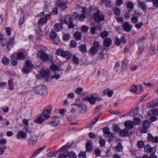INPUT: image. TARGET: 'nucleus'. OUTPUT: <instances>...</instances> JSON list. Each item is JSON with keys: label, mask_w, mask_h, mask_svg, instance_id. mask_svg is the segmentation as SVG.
Here are the masks:
<instances>
[{"label": "nucleus", "mask_w": 158, "mask_h": 158, "mask_svg": "<svg viewBox=\"0 0 158 158\" xmlns=\"http://www.w3.org/2000/svg\"><path fill=\"white\" fill-rule=\"evenodd\" d=\"M52 108L51 105H48L44 109L42 113L35 121V122L41 124L50 118Z\"/></svg>", "instance_id": "nucleus-1"}, {"label": "nucleus", "mask_w": 158, "mask_h": 158, "mask_svg": "<svg viewBox=\"0 0 158 158\" xmlns=\"http://www.w3.org/2000/svg\"><path fill=\"white\" fill-rule=\"evenodd\" d=\"M37 56L38 58H40L41 61L44 62L48 61H51L53 59V56L52 55H48L42 50L38 52Z\"/></svg>", "instance_id": "nucleus-2"}, {"label": "nucleus", "mask_w": 158, "mask_h": 158, "mask_svg": "<svg viewBox=\"0 0 158 158\" xmlns=\"http://www.w3.org/2000/svg\"><path fill=\"white\" fill-rule=\"evenodd\" d=\"M33 91L35 94H42L47 92V89L45 85H40L34 88Z\"/></svg>", "instance_id": "nucleus-3"}, {"label": "nucleus", "mask_w": 158, "mask_h": 158, "mask_svg": "<svg viewBox=\"0 0 158 158\" xmlns=\"http://www.w3.org/2000/svg\"><path fill=\"white\" fill-rule=\"evenodd\" d=\"M56 53L58 55L65 58L67 60H69L72 57V55L70 52L68 51H64L62 49H60L57 50Z\"/></svg>", "instance_id": "nucleus-4"}, {"label": "nucleus", "mask_w": 158, "mask_h": 158, "mask_svg": "<svg viewBox=\"0 0 158 158\" xmlns=\"http://www.w3.org/2000/svg\"><path fill=\"white\" fill-rule=\"evenodd\" d=\"M24 58V55L22 52L18 53L17 54H13L11 56L12 60L11 64L14 66L16 65L18 63L17 59L21 60Z\"/></svg>", "instance_id": "nucleus-5"}, {"label": "nucleus", "mask_w": 158, "mask_h": 158, "mask_svg": "<svg viewBox=\"0 0 158 158\" xmlns=\"http://www.w3.org/2000/svg\"><path fill=\"white\" fill-rule=\"evenodd\" d=\"M82 9V13L81 15L76 12H75L73 15L74 16H75L76 18H78L81 21H84V19L86 17V8L83 7Z\"/></svg>", "instance_id": "nucleus-6"}, {"label": "nucleus", "mask_w": 158, "mask_h": 158, "mask_svg": "<svg viewBox=\"0 0 158 158\" xmlns=\"http://www.w3.org/2000/svg\"><path fill=\"white\" fill-rule=\"evenodd\" d=\"M38 139V137L34 133L31 134L27 140L28 145L32 146L34 145L36 143Z\"/></svg>", "instance_id": "nucleus-7"}, {"label": "nucleus", "mask_w": 158, "mask_h": 158, "mask_svg": "<svg viewBox=\"0 0 158 158\" xmlns=\"http://www.w3.org/2000/svg\"><path fill=\"white\" fill-rule=\"evenodd\" d=\"M25 64L26 65L22 69V71L24 73L30 72L31 71V69L33 67V65L30 61H26Z\"/></svg>", "instance_id": "nucleus-8"}, {"label": "nucleus", "mask_w": 158, "mask_h": 158, "mask_svg": "<svg viewBox=\"0 0 158 158\" xmlns=\"http://www.w3.org/2000/svg\"><path fill=\"white\" fill-rule=\"evenodd\" d=\"M49 36L54 44H58L60 42L59 39L57 37L56 33L53 31H52L50 32Z\"/></svg>", "instance_id": "nucleus-9"}, {"label": "nucleus", "mask_w": 158, "mask_h": 158, "mask_svg": "<svg viewBox=\"0 0 158 158\" xmlns=\"http://www.w3.org/2000/svg\"><path fill=\"white\" fill-rule=\"evenodd\" d=\"M93 17L95 20L97 22L103 21L104 20V15L102 14H100V11L99 10H97L96 13L94 14Z\"/></svg>", "instance_id": "nucleus-10"}, {"label": "nucleus", "mask_w": 158, "mask_h": 158, "mask_svg": "<svg viewBox=\"0 0 158 158\" xmlns=\"http://www.w3.org/2000/svg\"><path fill=\"white\" fill-rule=\"evenodd\" d=\"M56 6L57 8L62 10L66 9L67 7V2L60 0H58L57 1Z\"/></svg>", "instance_id": "nucleus-11"}, {"label": "nucleus", "mask_w": 158, "mask_h": 158, "mask_svg": "<svg viewBox=\"0 0 158 158\" xmlns=\"http://www.w3.org/2000/svg\"><path fill=\"white\" fill-rule=\"evenodd\" d=\"M75 105L77 106L78 110L81 113H85L86 112L87 107L85 104H76Z\"/></svg>", "instance_id": "nucleus-12"}, {"label": "nucleus", "mask_w": 158, "mask_h": 158, "mask_svg": "<svg viewBox=\"0 0 158 158\" xmlns=\"http://www.w3.org/2000/svg\"><path fill=\"white\" fill-rule=\"evenodd\" d=\"M142 125L143 127L141 130V132L143 133H146L147 131V130L150 126V122L148 120H145L143 122Z\"/></svg>", "instance_id": "nucleus-13"}, {"label": "nucleus", "mask_w": 158, "mask_h": 158, "mask_svg": "<svg viewBox=\"0 0 158 158\" xmlns=\"http://www.w3.org/2000/svg\"><path fill=\"white\" fill-rule=\"evenodd\" d=\"M40 74L44 77H45L48 80L50 75L49 70L48 69L45 70L42 69L40 72Z\"/></svg>", "instance_id": "nucleus-14"}, {"label": "nucleus", "mask_w": 158, "mask_h": 158, "mask_svg": "<svg viewBox=\"0 0 158 158\" xmlns=\"http://www.w3.org/2000/svg\"><path fill=\"white\" fill-rule=\"evenodd\" d=\"M103 131L105 134L107 135V137H114V134L110 132L109 129L108 127H105L103 128Z\"/></svg>", "instance_id": "nucleus-15"}, {"label": "nucleus", "mask_w": 158, "mask_h": 158, "mask_svg": "<svg viewBox=\"0 0 158 158\" xmlns=\"http://www.w3.org/2000/svg\"><path fill=\"white\" fill-rule=\"evenodd\" d=\"M148 140L149 141H151L152 142L156 143L158 142V137L156 136L155 138L150 134H148Z\"/></svg>", "instance_id": "nucleus-16"}, {"label": "nucleus", "mask_w": 158, "mask_h": 158, "mask_svg": "<svg viewBox=\"0 0 158 158\" xmlns=\"http://www.w3.org/2000/svg\"><path fill=\"white\" fill-rule=\"evenodd\" d=\"M123 30L127 32L130 31L132 28V26L127 22L123 23Z\"/></svg>", "instance_id": "nucleus-17"}, {"label": "nucleus", "mask_w": 158, "mask_h": 158, "mask_svg": "<svg viewBox=\"0 0 158 158\" xmlns=\"http://www.w3.org/2000/svg\"><path fill=\"white\" fill-rule=\"evenodd\" d=\"M51 18V17L50 15H47L44 17L40 18L39 20V22L40 23L43 24L46 23L48 20L50 19Z\"/></svg>", "instance_id": "nucleus-18"}, {"label": "nucleus", "mask_w": 158, "mask_h": 158, "mask_svg": "<svg viewBox=\"0 0 158 158\" xmlns=\"http://www.w3.org/2000/svg\"><path fill=\"white\" fill-rule=\"evenodd\" d=\"M144 149L145 151L149 153L153 151V152L155 153L156 151V148H152L149 145H147L145 146Z\"/></svg>", "instance_id": "nucleus-19"}, {"label": "nucleus", "mask_w": 158, "mask_h": 158, "mask_svg": "<svg viewBox=\"0 0 158 158\" xmlns=\"http://www.w3.org/2000/svg\"><path fill=\"white\" fill-rule=\"evenodd\" d=\"M27 136L26 133L23 131H19L16 135L17 138L18 139H20L21 138H25L27 137Z\"/></svg>", "instance_id": "nucleus-20"}, {"label": "nucleus", "mask_w": 158, "mask_h": 158, "mask_svg": "<svg viewBox=\"0 0 158 158\" xmlns=\"http://www.w3.org/2000/svg\"><path fill=\"white\" fill-rule=\"evenodd\" d=\"M72 17L70 15H66L65 16L64 19L62 20V21L65 24H68V23L72 20Z\"/></svg>", "instance_id": "nucleus-21"}, {"label": "nucleus", "mask_w": 158, "mask_h": 158, "mask_svg": "<svg viewBox=\"0 0 158 158\" xmlns=\"http://www.w3.org/2000/svg\"><path fill=\"white\" fill-rule=\"evenodd\" d=\"M84 100H87L91 105H93L95 103L94 97L91 96L90 97H87L83 98Z\"/></svg>", "instance_id": "nucleus-22"}, {"label": "nucleus", "mask_w": 158, "mask_h": 158, "mask_svg": "<svg viewBox=\"0 0 158 158\" xmlns=\"http://www.w3.org/2000/svg\"><path fill=\"white\" fill-rule=\"evenodd\" d=\"M93 148V144L92 141L91 140H89L87 141L86 144V148L87 151H90Z\"/></svg>", "instance_id": "nucleus-23"}, {"label": "nucleus", "mask_w": 158, "mask_h": 158, "mask_svg": "<svg viewBox=\"0 0 158 158\" xmlns=\"http://www.w3.org/2000/svg\"><path fill=\"white\" fill-rule=\"evenodd\" d=\"M124 125L127 128L130 129L133 128L134 124L132 122L129 120L126 121Z\"/></svg>", "instance_id": "nucleus-24"}, {"label": "nucleus", "mask_w": 158, "mask_h": 158, "mask_svg": "<svg viewBox=\"0 0 158 158\" xmlns=\"http://www.w3.org/2000/svg\"><path fill=\"white\" fill-rule=\"evenodd\" d=\"M111 44L112 40L110 38H106L104 41L103 44L106 47H109Z\"/></svg>", "instance_id": "nucleus-25"}, {"label": "nucleus", "mask_w": 158, "mask_h": 158, "mask_svg": "<svg viewBox=\"0 0 158 158\" xmlns=\"http://www.w3.org/2000/svg\"><path fill=\"white\" fill-rule=\"evenodd\" d=\"M45 146H44L42 148H39L35 152L33 153L32 155V157H34L36 156L37 154L40 153L41 151L43 150L45 148Z\"/></svg>", "instance_id": "nucleus-26"}, {"label": "nucleus", "mask_w": 158, "mask_h": 158, "mask_svg": "<svg viewBox=\"0 0 158 158\" xmlns=\"http://www.w3.org/2000/svg\"><path fill=\"white\" fill-rule=\"evenodd\" d=\"M138 4L139 6L143 10H146V6L144 1H139L138 2Z\"/></svg>", "instance_id": "nucleus-27"}, {"label": "nucleus", "mask_w": 158, "mask_h": 158, "mask_svg": "<svg viewBox=\"0 0 158 158\" xmlns=\"http://www.w3.org/2000/svg\"><path fill=\"white\" fill-rule=\"evenodd\" d=\"M158 105V99H155L153 101L151 102L149 105H148V106L154 107Z\"/></svg>", "instance_id": "nucleus-28"}, {"label": "nucleus", "mask_w": 158, "mask_h": 158, "mask_svg": "<svg viewBox=\"0 0 158 158\" xmlns=\"http://www.w3.org/2000/svg\"><path fill=\"white\" fill-rule=\"evenodd\" d=\"M98 51V49L92 47L89 51V53L91 55H94L97 53Z\"/></svg>", "instance_id": "nucleus-29"}, {"label": "nucleus", "mask_w": 158, "mask_h": 158, "mask_svg": "<svg viewBox=\"0 0 158 158\" xmlns=\"http://www.w3.org/2000/svg\"><path fill=\"white\" fill-rule=\"evenodd\" d=\"M74 36L75 39L77 40H81V34L78 31H77L74 33Z\"/></svg>", "instance_id": "nucleus-30"}, {"label": "nucleus", "mask_w": 158, "mask_h": 158, "mask_svg": "<svg viewBox=\"0 0 158 158\" xmlns=\"http://www.w3.org/2000/svg\"><path fill=\"white\" fill-rule=\"evenodd\" d=\"M127 7L130 9L129 11H132L134 7V4L131 2L128 1L127 3Z\"/></svg>", "instance_id": "nucleus-31"}, {"label": "nucleus", "mask_w": 158, "mask_h": 158, "mask_svg": "<svg viewBox=\"0 0 158 158\" xmlns=\"http://www.w3.org/2000/svg\"><path fill=\"white\" fill-rule=\"evenodd\" d=\"M115 149L116 151H117L118 152H122L123 151V147L121 144V143H119L116 146Z\"/></svg>", "instance_id": "nucleus-32"}, {"label": "nucleus", "mask_w": 158, "mask_h": 158, "mask_svg": "<svg viewBox=\"0 0 158 158\" xmlns=\"http://www.w3.org/2000/svg\"><path fill=\"white\" fill-rule=\"evenodd\" d=\"M54 27L55 30L57 31H60L62 28V25L60 23H56L54 25Z\"/></svg>", "instance_id": "nucleus-33"}, {"label": "nucleus", "mask_w": 158, "mask_h": 158, "mask_svg": "<svg viewBox=\"0 0 158 158\" xmlns=\"http://www.w3.org/2000/svg\"><path fill=\"white\" fill-rule=\"evenodd\" d=\"M79 50L82 53L85 52L87 50L86 45L84 44H82L79 47Z\"/></svg>", "instance_id": "nucleus-34"}, {"label": "nucleus", "mask_w": 158, "mask_h": 158, "mask_svg": "<svg viewBox=\"0 0 158 158\" xmlns=\"http://www.w3.org/2000/svg\"><path fill=\"white\" fill-rule=\"evenodd\" d=\"M128 131L126 129H124L120 131L119 135L122 136H124L127 135Z\"/></svg>", "instance_id": "nucleus-35"}, {"label": "nucleus", "mask_w": 158, "mask_h": 158, "mask_svg": "<svg viewBox=\"0 0 158 158\" xmlns=\"http://www.w3.org/2000/svg\"><path fill=\"white\" fill-rule=\"evenodd\" d=\"M104 94H107L109 97H111L113 94L112 90L109 91L108 89H105L103 92Z\"/></svg>", "instance_id": "nucleus-36"}, {"label": "nucleus", "mask_w": 158, "mask_h": 158, "mask_svg": "<svg viewBox=\"0 0 158 158\" xmlns=\"http://www.w3.org/2000/svg\"><path fill=\"white\" fill-rule=\"evenodd\" d=\"M10 62L9 59L4 56L2 60V62L5 65H6L9 64Z\"/></svg>", "instance_id": "nucleus-37"}, {"label": "nucleus", "mask_w": 158, "mask_h": 158, "mask_svg": "<svg viewBox=\"0 0 158 158\" xmlns=\"http://www.w3.org/2000/svg\"><path fill=\"white\" fill-rule=\"evenodd\" d=\"M69 158H76L77 155L73 151H71L68 153Z\"/></svg>", "instance_id": "nucleus-38"}, {"label": "nucleus", "mask_w": 158, "mask_h": 158, "mask_svg": "<svg viewBox=\"0 0 158 158\" xmlns=\"http://www.w3.org/2000/svg\"><path fill=\"white\" fill-rule=\"evenodd\" d=\"M137 145L139 148H141L144 147V143L143 141H139L137 142Z\"/></svg>", "instance_id": "nucleus-39"}, {"label": "nucleus", "mask_w": 158, "mask_h": 158, "mask_svg": "<svg viewBox=\"0 0 158 158\" xmlns=\"http://www.w3.org/2000/svg\"><path fill=\"white\" fill-rule=\"evenodd\" d=\"M109 35L108 31H104L102 32L100 35V37L102 38H104L107 36Z\"/></svg>", "instance_id": "nucleus-40"}, {"label": "nucleus", "mask_w": 158, "mask_h": 158, "mask_svg": "<svg viewBox=\"0 0 158 158\" xmlns=\"http://www.w3.org/2000/svg\"><path fill=\"white\" fill-rule=\"evenodd\" d=\"M156 45L155 44L152 45L150 48V53L152 54H154L155 53V48Z\"/></svg>", "instance_id": "nucleus-41"}, {"label": "nucleus", "mask_w": 158, "mask_h": 158, "mask_svg": "<svg viewBox=\"0 0 158 158\" xmlns=\"http://www.w3.org/2000/svg\"><path fill=\"white\" fill-rule=\"evenodd\" d=\"M59 123V122L58 121H54L50 122L49 124L52 127H56L57 126Z\"/></svg>", "instance_id": "nucleus-42"}, {"label": "nucleus", "mask_w": 158, "mask_h": 158, "mask_svg": "<svg viewBox=\"0 0 158 158\" xmlns=\"http://www.w3.org/2000/svg\"><path fill=\"white\" fill-rule=\"evenodd\" d=\"M94 48H96L98 50L99 48L100 47V44L97 41H95L94 42L93 44V46Z\"/></svg>", "instance_id": "nucleus-43"}, {"label": "nucleus", "mask_w": 158, "mask_h": 158, "mask_svg": "<svg viewBox=\"0 0 158 158\" xmlns=\"http://www.w3.org/2000/svg\"><path fill=\"white\" fill-rule=\"evenodd\" d=\"M137 90V86L135 85H132L130 91L132 93H135Z\"/></svg>", "instance_id": "nucleus-44"}, {"label": "nucleus", "mask_w": 158, "mask_h": 158, "mask_svg": "<svg viewBox=\"0 0 158 158\" xmlns=\"http://www.w3.org/2000/svg\"><path fill=\"white\" fill-rule=\"evenodd\" d=\"M70 37V34L68 33H66L63 35V39L64 41H67L69 40Z\"/></svg>", "instance_id": "nucleus-45"}, {"label": "nucleus", "mask_w": 158, "mask_h": 158, "mask_svg": "<svg viewBox=\"0 0 158 158\" xmlns=\"http://www.w3.org/2000/svg\"><path fill=\"white\" fill-rule=\"evenodd\" d=\"M131 20L133 23H137L138 21V16H133L131 18Z\"/></svg>", "instance_id": "nucleus-46"}, {"label": "nucleus", "mask_w": 158, "mask_h": 158, "mask_svg": "<svg viewBox=\"0 0 158 158\" xmlns=\"http://www.w3.org/2000/svg\"><path fill=\"white\" fill-rule=\"evenodd\" d=\"M143 23L142 22H139L135 24L134 26L137 29H139L141 27L143 26Z\"/></svg>", "instance_id": "nucleus-47"}, {"label": "nucleus", "mask_w": 158, "mask_h": 158, "mask_svg": "<svg viewBox=\"0 0 158 158\" xmlns=\"http://www.w3.org/2000/svg\"><path fill=\"white\" fill-rule=\"evenodd\" d=\"M6 146H3L0 147V155H2L4 153V150L6 149Z\"/></svg>", "instance_id": "nucleus-48"}, {"label": "nucleus", "mask_w": 158, "mask_h": 158, "mask_svg": "<svg viewBox=\"0 0 158 158\" xmlns=\"http://www.w3.org/2000/svg\"><path fill=\"white\" fill-rule=\"evenodd\" d=\"M70 45L72 48H75L77 46V42L75 40H72L70 41Z\"/></svg>", "instance_id": "nucleus-49"}, {"label": "nucleus", "mask_w": 158, "mask_h": 158, "mask_svg": "<svg viewBox=\"0 0 158 158\" xmlns=\"http://www.w3.org/2000/svg\"><path fill=\"white\" fill-rule=\"evenodd\" d=\"M67 25H68V28H73L75 26V24L73 22L72 20Z\"/></svg>", "instance_id": "nucleus-50"}, {"label": "nucleus", "mask_w": 158, "mask_h": 158, "mask_svg": "<svg viewBox=\"0 0 158 158\" xmlns=\"http://www.w3.org/2000/svg\"><path fill=\"white\" fill-rule=\"evenodd\" d=\"M134 124L138 125L141 123V120L138 118H135L134 119Z\"/></svg>", "instance_id": "nucleus-51"}, {"label": "nucleus", "mask_w": 158, "mask_h": 158, "mask_svg": "<svg viewBox=\"0 0 158 158\" xmlns=\"http://www.w3.org/2000/svg\"><path fill=\"white\" fill-rule=\"evenodd\" d=\"M128 64V61L127 60H124L123 61V67L126 69Z\"/></svg>", "instance_id": "nucleus-52"}, {"label": "nucleus", "mask_w": 158, "mask_h": 158, "mask_svg": "<svg viewBox=\"0 0 158 158\" xmlns=\"http://www.w3.org/2000/svg\"><path fill=\"white\" fill-rule=\"evenodd\" d=\"M115 42L116 45L120 46L121 44V41L120 39L117 37H116L115 40Z\"/></svg>", "instance_id": "nucleus-53"}, {"label": "nucleus", "mask_w": 158, "mask_h": 158, "mask_svg": "<svg viewBox=\"0 0 158 158\" xmlns=\"http://www.w3.org/2000/svg\"><path fill=\"white\" fill-rule=\"evenodd\" d=\"M83 90V89L81 87H79L76 89L75 90V92L77 94H81V92Z\"/></svg>", "instance_id": "nucleus-54"}, {"label": "nucleus", "mask_w": 158, "mask_h": 158, "mask_svg": "<svg viewBox=\"0 0 158 158\" xmlns=\"http://www.w3.org/2000/svg\"><path fill=\"white\" fill-rule=\"evenodd\" d=\"M1 44L2 46H4L5 45V44L6 43V40L5 38H2L0 39Z\"/></svg>", "instance_id": "nucleus-55"}, {"label": "nucleus", "mask_w": 158, "mask_h": 158, "mask_svg": "<svg viewBox=\"0 0 158 158\" xmlns=\"http://www.w3.org/2000/svg\"><path fill=\"white\" fill-rule=\"evenodd\" d=\"M151 111L153 114L157 115H158V108L156 109L153 108L151 110Z\"/></svg>", "instance_id": "nucleus-56"}, {"label": "nucleus", "mask_w": 158, "mask_h": 158, "mask_svg": "<svg viewBox=\"0 0 158 158\" xmlns=\"http://www.w3.org/2000/svg\"><path fill=\"white\" fill-rule=\"evenodd\" d=\"M81 30L84 32H85L87 31L88 29H89V28L85 26H83L81 27Z\"/></svg>", "instance_id": "nucleus-57"}, {"label": "nucleus", "mask_w": 158, "mask_h": 158, "mask_svg": "<svg viewBox=\"0 0 158 158\" xmlns=\"http://www.w3.org/2000/svg\"><path fill=\"white\" fill-rule=\"evenodd\" d=\"M144 49L143 46L142 45H140L139 46V48L138 51L137 52V53L139 54H140L143 51Z\"/></svg>", "instance_id": "nucleus-58"}, {"label": "nucleus", "mask_w": 158, "mask_h": 158, "mask_svg": "<svg viewBox=\"0 0 158 158\" xmlns=\"http://www.w3.org/2000/svg\"><path fill=\"white\" fill-rule=\"evenodd\" d=\"M23 129L26 133H28L31 132V131L29 130L28 126H25L23 127Z\"/></svg>", "instance_id": "nucleus-59"}, {"label": "nucleus", "mask_w": 158, "mask_h": 158, "mask_svg": "<svg viewBox=\"0 0 158 158\" xmlns=\"http://www.w3.org/2000/svg\"><path fill=\"white\" fill-rule=\"evenodd\" d=\"M101 151L100 149L97 148L95 150V153L97 156H100Z\"/></svg>", "instance_id": "nucleus-60"}, {"label": "nucleus", "mask_w": 158, "mask_h": 158, "mask_svg": "<svg viewBox=\"0 0 158 158\" xmlns=\"http://www.w3.org/2000/svg\"><path fill=\"white\" fill-rule=\"evenodd\" d=\"M146 39V37H143L139 39L138 40L137 42L138 43H140L143 42Z\"/></svg>", "instance_id": "nucleus-61"}, {"label": "nucleus", "mask_w": 158, "mask_h": 158, "mask_svg": "<svg viewBox=\"0 0 158 158\" xmlns=\"http://www.w3.org/2000/svg\"><path fill=\"white\" fill-rule=\"evenodd\" d=\"M80 158H86V155L85 152H81L79 154Z\"/></svg>", "instance_id": "nucleus-62"}, {"label": "nucleus", "mask_w": 158, "mask_h": 158, "mask_svg": "<svg viewBox=\"0 0 158 158\" xmlns=\"http://www.w3.org/2000/svg\"><path fill=\"white\" fill-rule=\"evenodd\" d=\"M114 14L117 15L118 16L120 14V10L119 9L116 8L114 10Z\"/></svg>", "instance_id": "nucleus-63"}, {"label": "nucleus", "mask_w": 158, "mask_h": 158, "mask_svg": "<svg viewBox=\"0 0 158 158\" xmlns=\"http://www.w3.org/2000/svg\"><path fill=\"white\" fill-rule=\"evenodd\" d=\"M6 32L7 34L9 36H10L11 34V29L9 27H7L6 28Z\"/></svg>", "instance_id": "nucleus-64"}]
</instances>
